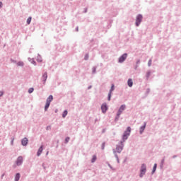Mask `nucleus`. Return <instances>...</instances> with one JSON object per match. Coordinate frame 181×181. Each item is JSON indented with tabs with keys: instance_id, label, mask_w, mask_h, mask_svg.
<instances>
[{
	"instance_id": "5701e85b",
	"label": "nucleus",
	"mask_w": 181,
	"mask_h": 181,
	"mask_svg": "<svg viewBox=\"0 0 181 181\" xmlns=\"http://www.w3.org/2000/svg\"><path fill=\"white\" fill-rule=\"evenodd\" d=\"M97 160V156L93 155L91 159V163H94Z\"/></svg>"
},
{
	"instance_id": "e433bc0d",
	"label": "nucleus",
	"mask_w": 181,
	"mask_h": 181,
	"mask_svg": "<svg viewBox=\"0 0 181 181\" xmlns=\"http://www.w3.org/2000/svg\"><path fill=\"white\" fill-rule=\"evenodd\" d=\"M136 64L139 66V64H141V59H137Z\"/></svg>"
},
{
	"instance_id": "9d476101",
	"label": "nucleus",
	"mask_w": 181,
	"mask_h": 181,
	"mask_svg": "<svg viewBox=\"0 0 181 181\" xmlns=\"http://www.w3.org/2000/svg\"><path fill=\"white\" fill-rule=\"evenodd\" d=\"M42 80L43 84L45 86V84H46V81L47 80V72H45L42 74Z\"/></svg>"
},
{
	"instance_id": "603ef678",
	"label": "nucleus",
	"mask_w": 181,
	"mask_h": 181,
	"mask_svg": "<svg viewBox=\"0 0 181 181\" xmlns=\"http://www.w3.org/2000/svg\"><path fill=\"white\" fill-rule=\"evenodd\" d=\"M4 176H5V174H3V175H1V178L4 177Z\"/></svg>"
},
{
	"instance_id": "b1692460",
	"label": "nucleus",
	"mask_w": 181,
	"mask_h": 181,
	"mask_svg": "<svg viewBox=\"0 0 181 181\" xmlns=\"http://www.w3.org/2000/svg\"><path fill=\"white\" fill-rule=\"evenodd\" d=\"M69 112H67V110H65L63 113H62V117L63 118H66V117H67V114Z\"/></svg>"
},
{
	"instance_id": "f704fd0d",
	"label": "nucleus",
	"mask_w": 181,
	"mask_h": 181,
	"mask_svg": "<svg viewBox=\"0 0 181 181\" xmlns=\"http://www.w3.org/2000/svg\"><path fill=\"white\" fill-rule=\"evenodd\" d=\"M69 141H70V137H66L65 144H69Z\"/></svg>"
},
{
	"instance_id": "a18cd8bd",
	"label": "nucleus",
	"mask_w": 181,
	"mask_h": 181,
	"mask_svg": "<svg viewBox=\"0 0 181 181\" xmlns=\"http://www.w3.org/2000/svg\"><path fill=\"white\" fill-rule=\"evenodd\" d=\"M175 158H177V155H174V156H173V159H175Z\"/></svg>"
},
{
	"instance_id": "a19ab883",
	"label": "nucleus",
	"mask_w": 181,
	"mask_h": 181,
	"mask_svg": "<svg viewBox=\"0 0 181 181\" xmlns=\"http://www.w3.org/2000/svg\"><path fill=\"white\" fill-rule=\"evenodd\" d=\"M4 95V91L0 90V97H2Z\"/></svg>"
},
{
	"instance_id": "bb28decb",
	"label": "nucleus",
	"mask_w": 181,
	"mask_h": 181,
	"mask_svg": "<svg viewBox=\"0 0 181 181\" xmlns=\"http://www.w3.org/2000/svg\"><path fill=\"white\" fill-rule=\"evenodd\" d=\"M31 22H32V17H28L27 19V25H30Z\"/></svg>"
},
{
	"instance_id": "aec40b11",
	"label": "nucleus",
	"mask_w": 181,
	"mask_h": 181,
	"mask_svg": "<svg viewBox=\"0 0 181 181\" xmlns=\"http://www.w3.org/2000/svg\"><path fill=\"white\" fill-rule=\"evenodd\" d=\"M49 107H50V103L46 101V104L45 106V111H47V110H49Z\"/></svg>"
},
{
	"instance_id": "2f4dec72",
	"label": "nucleus",
	"mask_w": 181,
	"mask_h": 181,
	"mask_svg": "<svg viewBox=\"0 0 181 181\" xmlns=\"http://www.w3.org/2000/svg\"><path fill=\"white\" fill-rule=\"evenodd\" d=\"M119 119V116L117 115L115 118V122H118Z\"/></svg>"
},
{
	"instance_id": "72a5a7b5",
	"label": "nucleus",
	"mask_w": 181,
	"mask_h": 181,
	"mask_svg": "<svg viewBox=\"0 0 181 181\" xmlns=\"http://www.w3.org/2000/svg\"><path fill=\"white\" fill-rule=\"evenodd\" d=\"M10 61L11 62V63H14L15 64H17V62H16V60H15V59H10Z\"/></svg>"
},
{
	"instance_id": "f8f14e48",
	"label": "nucleus",
	"mask_w": 181,
	"mask_h": 181,
	"mask_svg": "<svg viewBox=\"0 0 181 181\" xmlns=\"http://www.w3.org/2000/svg\"><path fill=\"white\" fill-rule=\"evenodd\" d=\"M43 152V146H40L37 152V156H40L42 155V153Z\"/></svg>"
},
{
	"instance_id": "79ce46f5",
	"label": "nucleus",
	"mask_w": 181,
	"mask_h": 181,
	"mask_svg": "<svg viewBox=\"0 0 181 181\" xmlns=\"http://www.w3.org/2000/svg\"><path fill=\"white\" fill-rule=\"evenodd\" d=\"M107 165L110 167V169L113 170L114 168H112V166L111 165V164H110L109 163H107Z\"/></svg>"
},
{
	"instance_id": "412c9836",
	"label": "nucleus",
	"mask_w": 181,
	"mask_h": 181,
	"mask_svg": "<svg viewBox=\"0 0 181 181\" xmlns=\"http://www.w3.org/2000/svg\"><path fill=\"white\" fill-rule=\"evenodd\" d=\"M37 62H38V63H42V62H43V60L42 59V56H40V54H39L37 57Z\"/></svg>"
},
{
	"instance_id": "c9c22d12",
	"label": "nucleus",
	"mask_w": 181,
	"mask_h": 181,
	"mask_svg": "<svg viewBox=\"0 0 181 181\" xmlns=\"http://www.w3.org/2000/svg\"><path fill=\"white\" fill-rule=\"evenodd\" d=\"M89 55L88 54H86L84 57V60H88Z\"/></svg>"
},
{
	"instance_id": "4be33fe9",
	"label": "nucleus",
	"mask_w": 181,
	"mask_h": 181,
	"mask_svg": "<svg viewBox=\"0 0 181 181\" xmlns=\"http://www.w3.org/2000/svg\"><path fill=\"white\" fill-rule=\"evenodd\" d=\"M17 66H20V67H23V66H25V63H23V62L20 61L18 62H17Z\"/></svg>"
},
{
	"instance_id": "473e14b6",
	"label": "nucleus",
	"mask_w": 181,
	"mask_h": 181,
	"mask_svg": "<svg viewBox=\"0 0 181 181\" xmlns=\"http://www.w3.org/2000/svg\"><path fill=\"white\" fill-rule=\"evenodd\" d=\"M105 148V142H103V143L102 144L101 149H102L103 151H104Z\"/></svg>"
},
{
	"instance_id": "c85d7f7f",
	"label": "nucleus",
	"mask_w": 181,
	"mask_h": 181,
	"mask_svg": "<svg viewBox=\"0 0 181 181\" xmlns=\"http://www.w3.org/2000/svg\"><path fill=\"white\" fill-rule=\"evenodd\" d=\"M33 91H35V88H30L28 89L29 94H32V93H33Z\"/></svg>"
},
{
	"instance_id": "f03ea898",
	"label": "nucleus",
	"mask_w": 181,
	"mask_h": 181,
	"mask_svg": "<svg viewBox=\"0 0 181 181\" xmlns=\"http://www.w3.org/2000/svg\"><path fill=\"white\" fill-rule=\"evenodd\" d=\"M146 173V164L143 163L140 168L139 177H144V175Z\"/></svg>"
},
{
	"instance_id": "c756f323",
	"label": "nucleus",
	"mask_w": 181,
	"mask_h": 181,
	"mask_svg": "<svg viewBox=\"0 0 181 181\" xmlns=\"http://www.w3.org/2000/svg\"><path fill=\"white\" fill-rule=\"evenodd\" d=\"M113 153L115 155V158L118 159V154H117V151H115V149H113Z\"/></svg>"
},
{
	"instance_id": "1a4fd4ad",
	"label": "nucleus",
	"mask_w": 181,
	"mask_h": 181,
	"mask_svg": "<svg viewBox=\"0 0 181 181\" xmlns=\"http://www.w3.org/2000/svg\"><path fill=\"white\" fill-rule=\"evenodd\" d=\"M146 128V122H144V125H142L140 128H139V134L140 135H142V134H144V132L145 131V129Z\"/></svg>"
},
{
	"instance_id": "dca6fc26",
	"label": "nucleus",
	"mask_w": 181,
	"mask_h": 181,
	"mask_svg": "<svg viewBox=\"0 0 181 181\" xmlns=\"http://www.w3.org/2000/svg\"><path fill=\"white\" fill-rule=\"evenodd\" d=\"M158 168V164L155 163L153 167V170L151 171V175H153V173H155L156 172V168Z\"/></svg>"
},
{
	"instance_id": "8fccbe9b",
	"label": "nucleus",
	"mask_w": 181,
	"mask_h": 181,
	"mask_svg": "<svg viewBox=\"0 0 181 181\" xmlns=\"http://www.w3.org/2000/svg\"><path fill=\"white\" fill-rule=\"evenodd\" d=\"M117 163H119V158H116Z\"/></svg>"
},
{
	"instance_id": "3c124183",
	"label": "nucleus",
	"mask_w": 181,
	"mask_h": 181,
	"mask_svg": "<svg viewBox=\"0 0 181 181\" xmlns=\"http://www.w3.org/2000/svg\"><path fill=\"white\" fill-rule=\"evenodd\" d=\"M1 7H2V2L0 1V8H1Z\"/></svg>"
},
{
	"instance_id": "4468645a",
	"label": "nucleus",
	"mask_w": 181,
	"mask_h": 181,
	"mask_svg": "<svg viewBox=\"0 0 181 181\" xmlns=\"http://www.w3.org/2000/svg\"><path fill=\"white\" fill-rule=\"evenodd\" d=\"M152 72L151 71H148L146 74V80L148 81L149 80V77H151V74Z\"/></svg>"
},
{
	"instance_id": "a878e982",
	"label": "nucleus",
	"mask_w": 181,
	"mask_h": 181,
	"mask_svg": "<svg viewBox=\"0 0 181 181\" xmlns=\"http://www.w3.org/2000/svg\"><path fill=\"white\" fill-rule=\"evenodd\" d=\"M149 93H151V88H147V89L146 90V93H145L146 97H148Z\"/></svg>"
},
{
	"instance_id": "cd10ccee",
	"label": "nucleus",
	"mask_w": 181,
	"mask_h": 181,
	"mask_svg": "<svg viewBox=\"0 0 181 181\" xmlns=\"http://www.w3.org/2000/svg\"><path fill=\"white\" fill-rule=\"evenodd\" d=\"M30 62L32 64L36 66V61H35V59H30Z\"/></svg>"
},
{
	"instance_id": "09e8293b",
	"label": "nucleus",
	"mask_w": 181,
	"mask_h": 181,
	"mask_svg": "<svg viewBox=\"0 0 181 181\" xmlns=\"http://www.w3.org/2000/svg\"><path fill=\"white\" fill-rule=\"evenodd\" d=\"M84 13H87V8H85Z\"/></svg>"
},
{
	"instance_id": "39448f33",
	"label": "nucleus",
	"mask_w": 181,
	"mask_h": 181,
	"mask_svg": "<svg viewBox=\"0 0 181 181\" xmlns=\"http://www.w3.org/2000/svg\"><path fill=\"white\" fill-rule=\"evenodd\" d=\"M114 90H115V85L112 83L107 95V101H111V97L112 95V91H114Z\"/></svg>"
},
{
	"instance_id": "9b49d317",
	"label": "nucleus",
	"mask_w": 181,
	"mask_h": 181,
	"mask_svg": "<svg viewBox=\"0 0 181 181\" xmlns=\"http://www.w3.org/2000/svg\"><path fill=\"white\" fill-rule=\"evenodd\" d=\"M28 142H29V140L28 138L25 137L21 140V145H23V146H27Z\"/></svg>"
},
{
	"instance_id": "f257e3e1",
	"label": "nucleus",
	"mask_w": 181,
	"mask_h": 181,
	"mask_svg": "<svg viewBox=\"0 0 181 181\" xmlns=\"http://www.w3.org/2000/svg\"><path fill=\"white\" fill-rule=\"evenodd\" d=\"M129 135H131V127H128L127 129L124 131L122 135V141L125 142L127 139H128Z\"/></svg>"
},
{
	"instance_id": "864d4df0",
	"label": "nucleus",
	"mask_w": 181,
	"mask_h": 181,
	"mask_svg": "<svg viewBox=\"0 0 181 181\" xmlns=\"http://www.w3.org/2000/svg\"><path fill=\"white\" fill-rule=\"evenodd\" d=\"M46 155H49V151H47V152L46 153Z\"/></svg>"
},
{
	"instance_id": "de8ad7c7",
	"label": "nucleus",
	"mask_w": 181,
	"mask_h": 181,
	"mask_svg": "<svg viewBox=\"0 0 181 181\" xmlns=\"http://www.w3.org/2000/svg\"><path fill=\"white\" fill-rule=\"evenodd\" d=\"M75 30H76V32H78V26H77V27L75 28Z\"/></svg>"
},
{
	"instance_id": "a211bd4d",
	"label": "nucleus",
	"mask_w": 181,
	"mask_h": 181,
	"mask_svg": "<svg viewBox=\"0 0 181 181\" xmlns=\"http://www.w3.org/2000/svg\"><path fill=\"white\" fill-rule=\"evenodd\" d=\"M165 164V157L163 158V159L160 161V168L163 169V165Z\"/></svg>"
},
{
	"instance_id": "2eb2a0df",
	"label": "nucleus",
	"mask_w": 181,
	"mask_h": 181,
	"mask_svg": "<svg viewBox=\"0 0 181 181\" xmlns=\"http://www.w3.org/2000/svg\"><path fill=\"white\" fill-rule=\"evenodd\" d=\"M126 107H127V105H122L119 107V108L118 110H119L120 112H122L123 111H125Z\"/></svg>"
},
{
	"instance_id": "6e6552de",
	"label": "nucleus",
	"mask_w": 181,
	"mask_h": 181,
	"mask_svg": "<svg viewBox=\"0 0 181 181\" xmlns=\"http://www.w3.org/2000/svg\"><path fill=\"white\" fill-rule=\"evenodd\" d=\"M23 163V157L18 156L16 160V165L17 166H21Z\"/></svg>"
},
{
	"instance_id": "423d86ee",
	"label": "nucleus",
	"mask_w": 181,
	"mask_h": 181,
	"mask_svg": "<svg viewBox=\"0 0 181 181\" xmlns=\"http://www.w3.org/2000/svg\"><path fill=\"white\" fill-rule=\"evenodd\" d=\"M127 57H128V54H123L122 56L119 57L118 63H124L125 60H127Z\"/></svg>"
},
{
	"instance_id": "393cba45",
	"label": "nucleus",
	"mask_w": 181,
	"mask_h": 181,
	"mask_svg": "<svg viewBox=\"0 0 181 181\" xmlns=\"http://www.w3.org/2000/svg\"><path fill=\"white\" fill-rule=\"evenodd\" d=\"M97 73V66H93L92 68V74H95Z\"/></svg>"
},
{
	"instance_id": "7c9ffc66",
	"label": "nucleus",
	"mask_w": 181,
	"mask_h": 181,
	"mask_svg": "<svg viewBox=\"0 0 181 181\" xmlns=\"http://www.w3.org/2000/svg\"><path fill=\"white\" fill-rule=\"evenodd\" d=\"M148 67H151L152 66V59H150L148 62Z\"/></svg>"
},
{
	"instance_id": "20e7f679",
	"label": "nucleus",
	"mask_w": 181,
	"mask_h": 181,
	"mask_svg": "<svg viewBox=\"0 0 181 181\" xmlns=\"http://www.w3.org/2000/svg\"><path fill=\"white\" fill-rule=\"evenodd\" d=\"M124 141H121L119 145H116V152H117V153H121L124 150Z\"/></svg>"
},
{
	"instance_id": "c03bdc74",
	"label": "nucleus",
	"mask_w": 181,
	"mask_h": 181,
	"mask_svg": "<svg viewBox=\"0 0 181 181\" xmlns=\"http://www.w3.org/2000/svg\"><path fill=\"white\" fill-rule=\"evenodd\" d=\"M90 88H93V86H89L88 87V90H90Z\"/></svg>"
},
{
	"instance_id": "6ab92c4d",
	"label": "nucleus",
	"mask_w": 181,
	"mask_h": 181,
	"mask_svg": "<svg viewBox=\"0 0 181 181\" xmlns=\"http://www.w3.org/2000/svg\"><path fill=\"white\" fill-rule=\"evenodd\" d=\"M21 179V173H17L15 176V181H19Z\"/></svg>"
},
{
	"instance_id": "ea45409f",
	"label": "nucleus",
	"mask_w": 181,
	"mask_h": 181,
	"mask_svg": "<svg viewBox=\"0 0 181 181\" xmlns=\"http://www.w3.org/2000/svg\"><path fill=\"white\" fill-rule=\"evenodd\" d=\"M13 141H15V138L11 139V145H13Z\"/></svg>"
},
{
	"instance_id": "58836bf2",
	"label": "nucleus",
	"mask_w": 181,
	"mask_h": 181,
	"mask_svg": "<svg viewBox=\"0 0 181 181\" xmlns=\"http://www.w3.org/2000/svg\"><path fill=\"white\" fill-rule=\"evenodd\" d=\"M121 114H122V112L118 110L117 115L118 117H119V116L121 115Z\"/></svg>"
},
{
	"instance_id": "37998d69",
	"label": "nucleus",
	"mask_w": 181,
	"mask_h": 181,
	"mask_svg": "<svg viewBox=\"0 0 181 181\" xmlns=\"http://www.w3.org/2000/svg\"><path fill=\"white\" fill-rule=\"evenodd\" d=\"M138 67H139V65H136V66H135V67H134V69L136 70V69H138Z\"/></svg>"
},
{
	"instance_id": "49530a36",
	"label": "nucleus",
	"mask_w": 181,
	"mask_h": 181,
	"mask_svg": "<svg viewBox=\"0 0 181 181\" xmlns=\"http://www.w3.org/2000/svg\"><path fill=\"white\" fill-rule=\"evenodd\" d=\"M42 166L43 169H46V166H45V163H42Z\"/></svg>"
},
{
	"instance_id": "4c0bfd02",
	"label": "nucleus",
	"mask_w": 181,
	"mask_h": 181,
	"mask_svg": "<svg viewBox=\"0 0 181 181\" xmlns=\"http://www.w3.org/2000/svg\"><path fill=\"white\" fill-rule=\"evenodd\" d=\"M50 129H52V127H51V126H47V127H46V130H47V131H50Z\"/></svg>"
},
{
	"instance_id": "f3484780",
	"label": "nucleus",
	"mask_w": 181,
	"mask_h": 181,
	"mask_svg": "<svg viewBox=\"0 0 181 181\" xmlns=\"http://www.w3.org/2000/svg\"><path fill=\"white\" fill-rule=\"evenodd\" d=\"M47 103H51L53 101V95H50L46 100Z\"/></svg>"
},
{
	"instance_id": "ddd939ff",
	"label": "nucleus",
	"mask_w": 181,
	"mask_h": 181,
	"mask_svg": "<svg viewBox=\"0 0 181 181\" xmlns=\"http://www.w3.org/2000/svg\"><path fill=\"white\" fill-rule=\"evenodd\" d=\"M127 85L129 87H132L134 86V81H132V78H129L127 81Z\"/></svg>"
},
{
	"instance_id": "7ed1b4c3",
	"label": "nucleus",
	"mask_w": 181,
	"mask_h": 181,
	"mask_svg": "<svg viewBox=\"0 0 181 181\" xmlns=\"http://www.w3.org/2000/svg\"><path fill=\"white\" fill-rule=\"evenodd\" d=\"M142 19H144L142 14H138L136 17L135 25L137 27L139 26V25H141L142 23Z\"/></svg>"
},
{
	"instance_id": "0eeeda50",
	"label": "nucleus",
	"mask_w": 181,
	"mask_h": 181,
	"mask_svg": "<svg viewBox=\"0 0 181 181\" xmlns=\"http://www.w3.org/2000/svg\"><path fill=\"white\" fill-rule=\"evenodd\" d=\"M101 110H102L103 114H105V112L108 111V105H107V103H104L102 104Z\"/></svg>"
}]
</instances>
